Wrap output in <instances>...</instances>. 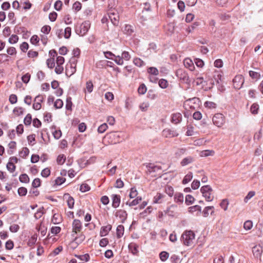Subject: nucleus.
<instances>
[{
	"label": "nucleus",
	"mask_w": 263,
	"mask_h": 263,
	"mask_svg": "<svg viewBox=\"0 0 263 263\" xmlns=\"http://www.w3.org/2000/svg\"><path fill=\"white\" fill-rule=\"evenodd\" d=\"M195 239V234L192 231H186L181 236V241L183 244L187 246L193 245Z\"/></svg>",
	"instance_id": "1"
},
{
	"label": "nucleus",
	"mask_w": 263,
	"mask_h": 263,
	"mask_svg": "<svg viewBox=\"0 0 263 263\" xmlns=\"http://www.w3.org/2000/svg\"><path fill=\"white\" fill-rule=\"evenodd\" d=\"M90 27V23L89 21H85L81 24L76 25L75 31L80 36H84L87 33Z\"/></svg>",
	"instance_id": "2"
},
{
	"label": "nucleus",
	"mask_w": 263,
	"mask_h": 263,
	"mask_svg": "<svg viewBox=\"0 0 263 263\" xmlns=\"http://www.w3.org/2000/svg\"><path fill=\"white\" fill-rule=\"evenodd\" d=\"M200 191L203 197L207 201H212L214 199L213 195V190L212 188L209 185L203 186L200 189Z\"/></svg>",
	"instance_id": "3"
},
{
	"label": "nucleus",
	"mask_w": 263,
	"mask_h": 263,
	"mask_svg": "<svg viewBox=\"0 0 263 263\" xmlns=\"http://www.w3.org/2000/svg\"><path fill=\"white\" fill-rule=\"evenodd\" d=\"M212 121L215 126L218 127H221L224 124L226 118L223 114L217 113L213 117Z\"/></svg>",
	"instance_id": "4"
},
{
	"label": "nucleus",
	"mask_w": 263,
	"mask_h": 263,
	"mask_svg": "<svg viewBox=\"0 0 263 263\" xmlns=\"http://www.w3.org/2000/svg\"><path fill=\"white\" fill-rule=\"evenodd\" d=\"M121 132H111L107 135V137L110 139V143L116 144L122 141L123 138L121 137Z\"/></svg>",
	"instance_id": "5"
},
{
	"label": "nucleus",
	"mask_w": 263,
	"mask_h": 263,
	"mask_svg": "<svg viewBox=\"0 0 263 263\" xmlns=\"http://www.w3.org/2000/svg\"><path fill=\"white\" fill-rule=\"evenodd\" d=\"M130 55L128 52L127 51H123L122 53V56L117 55L116 57V59H115L114 61L116 63L119 65H122L123 64V60L125 61H128L130 59Z\"/></svg>",
	"instance_id": "6"
},
{
	"label": "nucleus",
	"mask_w": 263,
	"mask_h": 263,
	"mask_svg": "<svg viewBox=\"0 0 263 263\" xmlns=\"http://www.w3.org/2000/svg\"><path fill=\"white\" fill-rule=\"evenodd\" d=\"M176 76L183 82L190 84L191 81L187 73L182 69H178L176 71Z\"/></svg>",
	"instance_id": "7"
},
{
	"label": "nucleus",
	"mask_w": 263,
	"mask_h": 263,
	"mask_svg": "<svg viewBox=\"0 0 263 263\" xmlns=\"http://www.w3.org/2000/svg\"><path fill=\"white\" fill-rule=\"evenodd\" d=\"M82 229V223L78 219H74L72 223V237L81 232Z\"/></svg>",
	"instance_id": "8"
},
{
	"label": "nucleus",
	"mask_w": 263,
	"mask_h": 263,
	"mask_svg": "<svg viewBox=\"0 0 263 263\" xmlns=\"http://www.w3.org/2000/svg\"><path fill=\"white\" fill-rule=\"evenodd\" d=\"M245 80L242 75H237L233 80V86L235 89H239L241 88Z\"/></svg>",
	"instance_id": "9"
},
{
	"label": "nucleus",
	"mask_w": 263,
	"mask_h": 263,
	"mask_svg": "<svg viewBox=\"0 0 263 263\" xmlns=\"http://www.w3.org/2000/svg\"><path fill=\"white\" fill-rule=\"evenodd\" d=\"M108 17L111 23L115 26H117L119 23V16L115 10H111L108 13Z\"/></svg>",
	"instance_id": "10"
},
{
	"label": "nucleus",
	"mask_w": 263,
	"mask_h": 263,
	"mask_svg": "<svg viewBox=\"0 0 263 263\" xmlns=\"http://www.w3.org/2000/svg\"><path fill=\"white\" fill-rule=\"evenodd\" d=\"M178 134L175 130L169 128L164 129L162 131V136L165 138H173L178 136Z\"/></svg>",
	"instance_id": "11"
},
{
	"label": "nucleus",
	"mask_w": 263,
	"mask_h": 263,
	"mask_svg": "<svg viewBox=\"0 0 263 263\" xmlns=\"http://www.w3.org/2000/svg\"><path fill=\"white\" fill-rule=\"evenodd\" d=\"M262 251V248L259 245L255 246L252 248V252L254 256L256 258H259L260 260Z\"/></svg>",
	"instance_id": "12"
},
{
	"label": "nucleus",
	"mask_w": 263,
	"mask_h": 263,
	"mask_svg": "<svg viewBox=\"0 0 263 263\" xmlns=\"http://www.w3.org/2000/svg\"><path fill=\"white\" fill-rule=\"evenodd\" d=\"M115 215L120 219L121 222H124L127 218V214L124 210H119L116 212Z\"/></svg>",
	"instance_id": "13"
},
{
	"label": "nucleus",
	"mask_w": 263,
	"mask_h": 263,
	"mask_svg": "<svg viewBox=\"0 0 263 263\" xmlns=\"http://www.w3.org/2000/svg\"><path fill=\"white\" fill-rule=\"evenodd\" d=\"M111 198L112 199V206L114 208H118L121 202L120 196L119 195L112 194L111 196Z\"/></svg>",
	"instance_id": "14"
},
{
	"label": "nucleus",
	"mask_w": 263,
	"mask_h": 263,
	"mask_svg": "<svg viewBox=\"0 0 263 263\" xmlns=\"http://www.w3.org/2000/svg\"><path fill=\"white\" fill-rule=\"evenodd\" d=\"M147 171L150 173L159 172L162 170L161 166L155 165L152 163H149L146 165Z\"/></svg>",
	"instance_id": "15"
},
{
	"label": "nucleus",
	"mask_w": 263,
	"mask_h": 263,
	"mask_svg": "<svg viewBox=\"0 0 263 263\" xmlns=\"http://www.w3.org/2000/svg\"><path fill=\"white\" fill-rule=\"evenodd\" d=\"M74 240L73 242L76 243L77 245L81 243L85 239V235L81 233V232L78 233V234L74 235L73 237Z\"/></svg>",
	"instance_id": "16"
},
{
	"label": "nucleus",
	"mask_w": 263,
	"mask_h": 263,
	"mask_svg": "<svg viewBox=\"0 0 263 263\" xmlns=\"http://www.w3.org/2000/svg\"><path fill=\"white\" fill-rule=\"evenodd\" d=\"M182 120V115L180 113L177 112L172 115L171 122L174 124H178Z\"/></svg>",
	"instance_id": "17"
},
{
	"label": "nucleus",
	"mask_w": 263,
	"mask_h": 263,
	"mask_svg": "<svg viewBox=\"0 0 263 263\" xmlns=\"http://www.w3.org/2000/svg\"><path fill=\"white\" fill-rule=\"evenodd\" d=\"M76 71V67L67 64L66 67L65 73L68 77H70Z\"/></svg>",
	"instance_id": "18"
},
{
	"label": "nucleus",
	"mask_w": 263,
	"mask_h": 263,
	"mask_svg": "<svg viewBox=\"0 0 263 263\" xmlns=\"http://www.w3.org/2000/svg\"><path fill=\"white\" fill-rule=\"evenodd\" d=\"M164 197L165 195L161 193H157L153 198V203L155 204L161 203L164 201Z\"/></svg>",
	"instance_id": "19"
},
{
	"label": "nucleus",
	"mask_w": 263,
	"mask_h": 263,
	"mask_svg": "<svg viewBox=\"0 0 263 263\" xmlns=\"http://www.w3.org/2000/svg\"><path fill=\"white\" fill-rule=\"evenodd\" d=\"M111 226L110 224H108L106 226L102 227L100 230V236H105L108 234L109 232L111 229Z\"/></svg>",
	"instance_id": "20"
},
{
	"label": "nucleus",
	"mask_w": 263,
	"mask_h": 263,
	"mask_svg": "<svg viewBox=\"0 0 263 263\" xmlns=\"http://www.w3.org/2000/svg\"><path fill=\"white\" fill-rule=\"evenodd\" d=\"M194 161V157L192 156H188L183 158L180 162V164L182 166H186L189 164H191Z\"/></svg>",
	"instance_id": "21"
},
{
	"label": "nucleus",
	"mask_w": 263,
	"mask_h": 263,
	"mask_svg": "<svg viewBox=\"0 0 263 263\" xmlns=\"http://www.w3.org/2000/svg\"><path fill=\"white\" fill-rule=\"evenodd\" d=\"M184 66L189 68L190 70L193 71L194 68V65L193 61L190 59H185L183 61Z\"/></svg>",
	"instance_id": "22"
},
{
	"label": "nucleus",
	"mask_w": 263,
	"mask_h": 263,
	"mask_svg": "<svg viewBox=\"0 0 263 263\" xmlns=\"http://www.w3.org/2000/svg\"><path fill=\"white\" fill-rule=\"evenodd\" d=\"M184 200V196L183 194L181 193H176L174 195V201L179 204L183 203Z\"/></svg>",
	"instance_id": "23"
},
{
	"label": "nucleus",
	"mask_w": 263,
	"mask_h": 263,
	"mask_svg": "<svg viewBox=\"0 0 263 263\" xmlns=\"http://www.w3.org/2000/svg\"><path fill=\"white\" fill-rule=\"evenodd\" d=\"M64 197L65 199H67V202L68 207L70 209L73 208L74 203V199L72 197L70 196L68 194H65Z\"/></svg>",
	"instance_id": "24"
},
{
	"label": "nucleus",
	"mask_w": 263,
	"mask_h": 263,
	"mask_svg": "<svg viewBox=\"0 0 263 263\" xmlns=\"http://www.w3.org/2000/svg\"><path fill=\"white\" fill-rule=\"evenodd\" d=\"M214 208L213 206H209L205 207L203 212V216L204 217H206L209 215V213L211 211V214L212 215L214 213Z\"/></svg>",
	"instance_id": "25"
},
{
	"label": "nucleus",
	"mask_w": 263,
	"mask_h": 263,
	"mask_svg": "<svg viewBox=\"0 0 263 263\" xmlns=\"http://www.w3.org/2000/svg\"><path fill=\"white\" fill-rule=\"evenodd\" d=\"M138 246L135 243H130L128 245V249L131 253L134 255L138 252Z\"/></svg>",
	"instance_id": "26"
},
{
	"label": "nucleus",
	"mask_w": 263,
	"mask_h": 263,
	"mask_svg": "<svg viewBox=\"0 0 263 263\" xmlns=\"http://www.w3.org/2000/svg\"><path fill=\"white\" fill-rule=\"evenodd\" d=\"M142 198L141 197H137L136 198L132 200V201H127L126 204L129 206H133L138 204L141 201Z\"/></svg>",
	"instance_id": "27"
},
{
	"label": "nucleus",
	"mask_w": 263,
	"mask_h": 263,
	"mask_svg": "<svg viewBox=\"0 0 263 263\" xmlns=\"http://www.w3.org/2000/svg\"><path fill=\"white\" fill-rule=\"evenodd\" d=\"M117 236L118 238H121L124 234V227L122 225H119L117 228Z\"/></svg>",
	"instance_id": "28"
},
{
	"label": "nucleus",
	"mask_w": 263,
	"mask_h": 263,
	"mask_svg": "<svg viewBox=\"0 0 263 263\" xmlns=\"http://www.w3.org/2000/svg\"><path fill=\"white\" fill-rule=\"evenodd\" d=\"M187 104L190 106V108H191V109H195V107L193 106L192 105V104L193 103H196V102L197 103H199V100L198 98H193L192 99H189L188 100H187ZM198 103H197L198 104Z\"/></svg>",
	"instance_id": "29"
},
{
	"label": "nucleus",
	"mask_w": 263,
	"mask_h": 263,
	"mask_svg": "<svg viewBox=\"0 0 263 263\" xmlns=\"http://www.w3.org/2000/svg\"><path fill=\"white\" fill-rule=\"evenodd\" d=\"M193 175L192 172H189L182 180V183L185 184L189 183L193 178Z\"/></svg>",
	"instance_id": "30"
},
{
	"label": "nucleus",
	"mask_w": 263,
	"mask_h": 263,
	"mask_svg": "<svg viewBox=\"0 0 263 263\" xmlns=\"http://www.w3.org/2000/svg\"><path fill=\"white\" fill-rule=\"evenodd\" d=\"M123 31L127 35H131L134 32V29L131 25H125L124 27Z\"/></svg>",
	"instance_id": "31"
},
{
	"label": "nucleus",
	"mask_w": 263,
	"mask_h": 263,
	"mask_svg": "<svg viewBox=\"0 0 263 263\" xmlns=\"http://www.w3.org/2000/svg\"><path fill=\"white\" fill-rule=\"evenodd\" d=\"M215 154L214 151L212 150H204L200 152L201 157H207L209 156H213Z\"/></svg>",
	"instance_id": "32"
},
{
	"label": "nucleus",
	"mask_w": 263,
	"mask_h": 263,
	"mask_svg": "<svg viewBox=\"0 0 263 263\" xmlns=\"http://www.w3.org/2000/svg\"><path fill=\"white\" fill-rule=\"evenodd\" d=\"M20 181L22 183H28L29 182V178L26 174H23L20 176Z\"/></svg>",
	"instance_id": "33"
},
{
	"label": "nucleus",
	"mask_w": 263,
	"mask_h": 263,
	"mask_svg": "<svg viewBox=\"0 0 263 263\" xmlns=\"http://www.w3.org/2000/svg\"><path fill=\"white\" fill-rule=\"evenodd\" d=\"M204 106L208 109H214L217 107L215 103L211 101H206L204 104Z\"/></svg>",
	"instance_id": "34"
},
{
	"label": "nucleus",
	"mask_w": 263,
	"mask_h": 263,
	"mask_svg": "<svg viewBox=\"0 0 263 263\" xmlns=\"http://www.w3.org/2000/svg\"><path fill=\"white\" fill-rule=\"evenodd\" d=\"M29 153V150L27 147L23 148L22 150L19 153V155L23 158H26Z\"/></svg>",
	"instance_id": "35"
},
{
	"label": "nucleus",
	"mask_w": 263,
	"mask_h": 263,
	"mask_svg": "<svg viewBox=\"0 0 263 263\" xmlns=\"http://www.w3.org/2000/svg\"><path fill=\"white\" fill-rule=\"evenodd\" d=\"M46 64L47 67L50 69L53 68L55 66V61L53 58H50L47 60Z\"/></svg>",
	"instance_id": "36"
},
{
	"label": "nucleus",
	"mask_w": 263,
	"mask_h": 263,
	"mask_svg": "<svg viewBox=\"0 0 263 263\" xmlns=\"http://www.w3.org/2000/svg\"><path fill=\"white\" fill-rule=\"evenodd\" d=\"M138 195V191L136 190V187H132L130 190V193L129 194V196L130 198H137Z\"/></svg>",
	"instance_id": "37"
},
{
	"label": "nucleus",
	"mask_w": 263,
	"mask_h": 263,
	"mask_svg": "<svg viewBox=\"0 0 263 263\" xmlns=\"http://www.w3.org/2000/svg\"><path fill=\"white\" fill-rule=\"evenodd\" d=\"M16 142L15 141H11L9 144L8 147L10 149V151H8V153L10 155L12 154L13 153V149L16 148Z\"/></svg>",
	"instance_id": "38"
},
{
	"label": "nucleus",
	"mask_w": 263,
	"mask_h": 263,
	"mask_svg": "<svg viewBox=\"0 0 263 263\" xmlns=\"http://www.w3.org/2000/svg\"><path fill=\"white\" fill-rule=\"evenodd\" d=\"M165 193L170 197L173 196L174 194V189L172 186L167 185L165 187Z\"/></svg>",
	"instance_id": "39"
},
{
	"label": "nucleus",
	"mask_w": 263,
	"mask_h": 263,
	"mask_svg": "<svg viewBox=\"0 0 263 263\" xmlns=\"http://www.w3.org/2000/svg\"><path fill=\"white\" fill-rule=\"evenodd\" d=\"M32 122V116L31 114H28L24 120V123L26 125H30Z\"/></svg>",
	"instance_id": "40"
},
{
	"label": "nucleus",
	"mask_w": 263,
	"mask_h": 263,
	"mask_svg": "<svg viewBox=\"0 0 263 263\" xmlns=\"http://www.w3.org/2000/svg\"><path fill=\"white\" fill-rule=\"evenodd\" d=\"M194 198L191 195H187L185 197V203L189 205L192 204L194 201Z\"/></svg>",
	"instance_id": "41"
},
{
	"label": "nucleus",
	"mask_w": 263,
	"mask_h": 263,
	"mask_svg": "<svg viewBox=\"0 0 263 263\" xmlns=\"http://www.w3.org/2000/svg\"><path fill=\"white\" fill-rule=\"evenodd\" d=\"M37 237V236L36 234L32 235L28 242V246L31 247L34 245L36 241Z\"/></svg>",
	"instance_id": "42"
},
{
	"label": "nucleus",
	"mask_w": 263,
	"mask_h": 263,
	"mask_svg": "<svg viewBox=\"0 0 263 263\" xmlns=\"http://www.w3.org/2000/svg\"><path fill=\"white\" fill-rule=\"evenodd\" d=\"M93 85L91 81H87L86 83V89L88 92L90 93L93 90Z\"/></svg>",
	"instance_id": "43"
},
{
	"label": "nucleus",
	"mask_w": 263,
	"mask_h": 263,
	"mask_svg": "<svg viewBox=\"0 0 263 263\" xmlns=\"http://www.w3.org/2000/svg\"><path fill=\"white\" fill-rule=\"evenodd\" d=\"M66 160V157L64 155H60L57 159V163L59 165L63 164Z\"/></svg>",
	"instance_id": "44"
},
{
	"label": "nucleus",
	"mask_w": 263,
	"mask_h": 263,
	"mask_svg": "<svg viewBox=\"0 0 263 263\" xmlns=\"http://www.w3.org/2000/svg\"><path fill=\"white\" fill-rule=\"evenodd\" d=\"M6 167L8 171H9L10 173L14 172L16 168L15 165L12 162H8V163L7 164Z\"/></svg>",
	"instance_id": "45"
},
{
	"label": "nucleus",
	"mask_w": 263,
	"mask_h": 263,
	"mask_svg": "<svg viewBox=\"0 0 263 263\" xmlns=\"http://www.w3.org/2000/svg\"><path fill=\"white\" fill-rule=\"evenodd\" d=\"M186 151V149L185 148H178L175 153V155L176 157H180L181 155L185 154Z\"/></svg>",
	"instance_id": "46"
},
{
	"label": "nucleus",
	"mask_w": 263,
	"mask_h": 263,
	"mask_svg": "<svg viewBox=\"0 0 263 263\" xmlns=\"http://www.w3.org/2000/svg\"><path fill=\"white\" fill-rule=\"evenodd\" d=\"M104 55L106 58L110 59V60H112L114 61L115 59H116V57H117L116 55H115L114 54H113L110 51L104 52Z\"/></svg>",
	"instance_id": "47"
},
{
	"label": "nucleus",
	"mask_w": 263,
	"mask_h": 263,
	"mask_svg": "<svg viewBox=\"0 0 263 263\" xmlns=\"http://www.w3.org/2000/svg\"><path fill=\"white\" fill-rule=\"evenodd\" d=\"M24 112V108L22 107H16L13 109V113L16 116L22 115Z\"/></svg>",
	"instance_id": "48"
},
{
	"label": "nucleus",
	"mask_w": 263,
	"mask_h": 263,
	"mask_svg": "<svg viewBox=\"0 0 263 263\" xmlns=\"http://www.w3.org/2000/svg\"><path fill=\"white\" fill-rule=\"evenodd\" d=\"M249 76L254 79H258L260 77L259 73L252 70L249 71Z\"/></svg>",
	"instance_id": "49"
},
{
	"label": "nucleus",
	"mask_w": 263,
	"mask_h": 263,
	"mask_svg": "<svg viewBox=\"0 0 263 263\" xmlns=\"http://www.w3.org/2000/svg\"><path fill=\"white\" fill-rule=\"evenodd\" d=\"M159 256L162 261H165L168 258L169 253L165 251H162L160 253Z\"/></svg>",
	"instance_id": "50"
},
{
	"label": "nucleus",
	"mask_w": 263,
	"mask_h": 263,
	"mask_svg": "<svg viewBox=\"0 0 263 263\" xmlns=\"http://www.w3.org/2000/svg\"><path fill=\"white\" fill-rule=\"evenodd\" d=\"M147 88L144 84H142L138 88V91L140 95H144L146 91Z\"/></svg>",
	"instance_id": "51"
},
{
	"label": "nucleus",
	"mask_w": 263,
	"mask_h": 263,
	"mask_svg": "<svg viewBox=\"0 0 263 263\" xmlns=\"http://www.w3.org/2000/svg\"><path fill=\"white\" fill-rule=\"evenodd\" d=\"M147 72L152 74H153L154 76H157L159 74L158 70L156 68L154 67H151L148 68Z\"/></svg>",
	"instance_id": "52"
},
{
	"label": "nucleus",
	"mask_w": 263,
	"mask_h": 263,
	"mask_svg": "<svg viewBox=\"0 0 263 263\" xmlns=\"http://www.w3.org/2000/svg\"><path fill=\"white\" fill-rule=\"evenodd\" d=\"M159 85L162 88H166L168 86V82L165 79H160L159 81Z\"/></svg>",
	"instance_id": "53"
},
{
	"label": "nucleus",
	"mask_w": 263,
	"mask_h": 263,
	"mask_svg": "<svg viewBox=\"0 0 263 263\" xmlns=\"http://www.w3.org/2000/svg\"><path fill=\"white\" fill-rule=\"evenodd\" d=\"M63 105V101L61 99H57L54 102V106L57 109H59L62 107Z\"/></svg>",
	"instance_id": "54"
},
{
	"label": "nucleus",
	"mask_w": 263,
	"mask_h": 263,
	"mask_svg": "<svg viewBox=\"0 0 263 263\" xmlns=\"http://www.w3.org/2000/svg\"><path fill=\"white\" fill-rule=\"evenodd\" d=\"M133 62L135 65L138 67H142L144 65V62L139 58L134 59Z\"/></svg>",
	"instance_id": "55"
},
{
	"label": "nucleus",
	"mask_w": 263,
	"mask_h": 263,
	"mask_svg": "<svg viewBox=\"0 0 263 263\" xmlns=\"http://www.w3.org/2000/svg\"><path fill=\"white\" fill-rule=\"evenodd\" d=\"M253 227L252 222L250 220H247L245 222L243 228L246 230H250Z\"/></svg>",
	"instance_id": "56"
},
{
	"label": "nucleus",
	"mask_w": 263,
	"mask_h": 263,
	"mask_svg": "<svg viewBox=\"0 0 263 263\" xmlns=\"http://www.w3.org/2000/svg\"><path fill=\"white\" fill-rule=\"evenodd\" d=\"M199 211V212H201V208L199 205H196L194 206H192L189 208V212L190 213H194L195 211Z\"/></svg>",
	"instance_id": "57"
},
{
	"label": "nucleus",
	"mask_w": 263,
	"mask_h": 263,
	"mask_svg": "<svg viewBox=\"0 0 263 263\" xmlns=\"http://www.w3.org/2000/svg\"><path fill=\"white\" fill-rule=\"evenodd\" d=\"M255 195V192L254 191H250L247 196L244 198V202L245 203L248 202V200L252 198Z\"/></svg>",
	"instance_id": "58"
},
{
	"label": "nucleus",
	"mask_w": 263,
	"mask_h": 263,
	"mask_svg": "<svg viewBox=\"0 0 263 263\" xmlns=\"http://www.w3.org/2000/svg\"><path fill=\"white\" fill-rule=\"evenodd\" d=\"M76 256L82 261H88L89 259V255L88 254H85L82 255H76Z\"/></svg>",
	"instance_id": "59"
},
{
	"label": "nucleus",
	"mask_w": 263,
	"mask_h": 263,
	"mask_svg": "<svg viewBox=\"0 0 263 263\" xmlns=\"http://www.w3.org/2000/svg\"><path fill=\"white\" fill-rule=\"evenodd\" d=\"M18 40V37L17 35L12 34L10 37L9 39V42L10 44H15Z\"/></svg>",
	"instance_id": "60"
},
{
	"label": "nucleus",
	"mask_w": 263,
	"mask_h": 263,
	"mask_svg": "<svg viewBox=\"0 0 263 263\" xmlns=\"http://www.w3.org/2000/svg\"><path fill=\"white\" fill-rule=\"evenodd\" d=\"M44 121L50 122L52 121V115L50 112H45L44 115Z\"/></svg>",
	"instance_id": "61"
},
{
	"label": "nucleus",
	"mask_w": 263,
	"mask_h": 263,
	"mask_svg": "<svg viewBox=\"0 0 263 263\" xmlns=\"http://www.w3.org/2000/svg\"><path fill=\"white\" fill-rule=\"evenodd\" d=\"M50 174V170L49 168L47 167L44 168L41 172V175L43 177H47Z\"/></svg>",
	"instance_id": "62"
},
{
	"label": "nucleus",
	"mask_w": 263,
	"mask_h": 263,
	"mask_svg": "<svg viewBox=\"0 0 263 263\" xmlns=\"http://www.w3.org/2000/svg\"><path fill=\"white\" fill-rule=\"evenodd\" d=\"M107 127L108 126L107 124L103 123L101 124L100 126H99L98 128V131L99 133H103L107 129Z\"/></svg>",
	"instance_id": "63"
},
{
	"label": "nucleus",
	"mask_w": 263,
	"mask_h": 263,
	"mask_svg": "<svg viewBox=\"0 0 263 263\" xmlns=\"http://www.w3.org/2000/svg\"><path fill=\"white\" fill-rule=\"evenodd\" d=\"M214 263H224L223 257L221 255H217L213 260Z\"/></svg>",
	"instance_id": "64"
}]
</instances>
